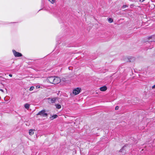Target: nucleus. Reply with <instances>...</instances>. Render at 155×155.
Returning <instances> with one entry per match:
<instances>
[{"label": "nucleus", "mask_w": 155, "mask_h": 155, "mask_svg": "<svg viewBox=\"0 0 155 155\" xmlns=\"http://www.w3.org/2000/svg\"><path fill=\"white\" fill-rule=\"evenodd\" d=\"M119 109V107L118 106H117L115 108V110H118Z\"/></svg>", "instance_id": "nucleus-16"}, {"label": "nucleus", "mask_w": 155, "mask_h": 155, "mask_svg": "<svg viewBox=\"0 0 155 155\" xmlns=\"http://www.w3.org/2000/svg\"><path fill=\"white\" fill-rule=\"evenodd\" d=\"M145 0H140V2H143Z\"/></svg>", "instance_id": "nucleus-20"}, {"label": "nucleus", "mask_w": 155, "mask_h": 155, "mask_svg": "<svg viewBox=\"0 0 155 155\" xmlns=\"http://www.w3.org/2000/svg\"><path fill=\"white\" fill-rule=\"evenodd\" d=\"M155 36H152L151 37V38H154Z\"/></svg>", "instance_id": "nucleus-21"}, {"label": "nucleus", "mask_w": 155, "mask_h": 155, "mask_svg": "<svg viewBox=\"0 0 155 155\" xmlns=\"http://www.w3.org/2000/svg\"><path fill=\"white\" fill-rule=\"evenodd\" d=\"M52 4H54L55 3V0H48Z\"/></svg>", "instance_id": "nucleus-13"}, {"label": "nucleus", "mask_w": 155, "mask_h": 155, "mask_svg": "<svg viewBox=\"0 0 155 155\" xmlns=\"http://www.w3.org/2000/svg\"><path fill=\"white\" fill-rule=\"evenodd\" d=\"M40 86H39V87H38V88H40Z\"/></svg>", "instance_id": "nucleus-24"}, {"label": "nucleus", "mask_w": 155, "mask_h": 155, "mask_svg": "<svg viewBox=\"0 0 155 155\" xmlns=\"http://www.w3.org/2000/svg\"><path fill=\"white\" fill-rule=\"evenodd\" d=\"M124 147H123L122 149H121L119 151V152H122V150H123V148Z\"/></svg>", "instance_id": "nucleus-17"}, {"label": "nucleus", "mask_w": 155, "mask_h": 155, "mask_svg": "<svg viewBox=\"0 0 155 155\" xmlns=\"http://www.w3.org/2000/svg\"><path fill=\"white\" fill-rule=\"evenodd\" d=\"M152 89H153V88H155V84L154 85H153V86H152Z\"/></svg>", "instance_id": "nucleus-18"}, {"label": "nucleus", "mask_w": 155, "mask_h": 155, "mask_svg": "<svg viewBox=\"0 0 155 155\" xmlns=\"http://www.w3.org/2000/svg\"><path fill=\"white\" fill-rule=\"evenodd\" d=\"M154 41V40H153V41Z\"/></svg>", "instance_id": "nucleus-23"}, {"label": "nucleus", "mask_w": 155, "mask_h": 155, "mask_svg": "<svg viewBox=\"0 0 155 155\" xmlns=\"http://www.w3.org/2000/svg\"><path fill=\"white\" fill-rule=\"evenodd\" d=\"M58 99V98L57 97H55L53 98H51L50 97H49L48 98V102L50 104L55 103L56 100Z\"/></svg>", "instance_id": "nucleus-3"}, {"label": "nucleus", "mask_w": 155, "mask_h": 155, "mask_svg": "<svg viewBox=\"0 0 155 155\" xmlns=\"http://www.w3.org/2000/svg\"><path fill=\"white\" fill-rule=\"evenodd\" d=\"M9 76L10 77H12V74H9Z\"/></svg>", "instance_id": "nucleus-19"}, {"label": "nucleus", "mask_w": 155, "mask_h": 155, "mask_svg": "<svg viewBox=\"0 0 155 155\" xmlns=\"http://www.w3.org/2000/svg\"><path fill=\"white\" fill-rule=\"evenodd\" d=\"M37 115H40L43 117H47L48 114L45 113V110H43L40 111H39L37 114Z\"/></svg>", "instance_id": "nucleus-1"}, {"label": "nucleus", "mask_w": 155, "mask_h": 155, "mask_svg": "<svg viewBox=\"0 0 155 155\" xmlns=\"http://www.w3.org/2000/svg\"><path fill=\"white\" fill-rule=\"evenodd\" d=\"M81 89L80 87H77L74 89L73 91V94L75 95L78 94L81 91Z\"/></svg>", "instance_id": "nucleus-2"}, {"label": "nucleus", "mask_w": 155, "mask_h": 155, "mask_svg": "<svg viewBox=\"0 0 155 155\" xmlns=\"http://www.w3.org/2000/svg\"><path fill=\"white\" fill-rule=\"evenodd\" d=\"M0 90V91H2V92H3V91L2 89H1Z\"/></svg>", "instance_id": "nucleus-22"}, {"label": "nucleus", "mask_w": 155, "mask_h": 155, "mask_svg": "<svg viewBox=\"0 0 155 155\" xmlns=\"http://www.w3.org/2000/svg\"><path fill=\"white\" fill-rule=\"evenodd\" d=\"M30 107V105L28 104H26L25 105V108L28 109Z\"/></svg>", "instance_id": "nucleus-11"}, {"label": "nucleus", "mask_w": 155, "mask_h": 155, "mask_svg": "<svg viewBox=\"0 0 155 155\" xmlns=\"http://www.w3.org/2000/svg\"><path fill=\"white\" fill-rule=\"evenodd\" d=\"M128 7V6L126 5H123L122 6V8L123 9L124 8H127Z\"/></svg>", "instance_id": "nucleus-15"}, {"label": "nucleus", "mask_w": 155, "mask_h": 155, "mask_svg": "<svg viewBox=\"0 0 155 155\" xmlns=\"http://www.w3.org/2000/svg\"><path fill=\"white\" fill-rule=\"evenodd\" d=\"M56 108L58 109H60L61 108V106L60 104H55Z\"/></svg>", "instance_id": "nucleus-10"}, {"label": "nucleus", "mask_w": 155, "mask_h": 155, "mask_svg": "<svg viewBox=\"0 0 155 155\" xmlns=\"http://www.w3.org/2000/svg\"><path fill=\"white\" fill-rule=\"evenodd\" d=\"M54 77H48V82L51 83L53 84L54 82Z\"/></svg>", "instance_id": "nucleus-6"}, {"label": "nucleus", "mask_w": 155, "mask_h": 155, "mask_svg": "<svg viewBox=\"0 0 155 155\" xmlns=\"http://www.w3.org/2000/svg\"><path fill=\"white\" fill-rule=\"evenodd\" d=\"M108 21L110 23H112L113 21V20L111 18H109L108 20Z\"/></svg>", "instance_id": "nucleus-12"}, {"label": "nucleus", "mask_w": 155, "mask_h": 155, "mask_svg": "<svg viewBox=\"0 0 155 155\" xmlns=\"http://www.w3.org/2000/svg\"><path fill=\"white\" fill-rule=\"evenodd\" d=\"M34 131L33 130L30 129L29 132V134L31 135H33L34 134Z\"/></svg>", "instance_id": "nucleus-8"}, {"label": "nucleus", "mask_w": 155, "mask_h": 155, "mask_svg": "<svg viewBox=\"0 0 155 155\" xmlns=\"http://www.w3.org/2000/svg\"><path fill=\"white\" fill-rule=\"evenodd\" d=\"M61 81L60 79L58 77H55L54 78V84H57L60 82Z\"/></svg>", "instance_id": "nucleus-4"}, {"label": "nucleus", "mask_w": 155, "mask_h": 155, "mask_svg": "<svg viewBox=\"0 0 155 155\" xmlns=\"http://www.w3.org/2000/svg\"><path fill=\"white\" fill-rule=\"evenodd\" d=\"M35 88V87L33 86H31V87L30 89H29V91H32Z\"/></svg>", "instance_id": "nucleus-14"}, {"label": "nucleus", "mask_w": 155, "mask_h": 155, "mask_svg": "<svg viewBox=\"0 0 155 155\" xmlns=\"http://www.w3.org/2000/svg\"><path fill=\"white\" fill-rule=\"evenodd\" d=\"M12 52L13 54L15 57H20L22 56V54L21 53L16 51L15 50H13Z\"/></svg>", "instance_id": "nucleus-5"}, {"label": "nucleus", "mask_w": 155, "mask_h": 155, "mask_svg": "<svg viewBox=\"0 0 155 155\" xmlns=\"http://www.w3.org/2000/svg\"><path fill=\"white\" fill-rule=\"evenodd\" d=\"M107 89V87L105 86H104L100 88V90L101 91H106Z\"/></svg>", "instance_id": "nucleus-7"}, {"label": "nucleus", "mask_w": 155, "mask_h": 155, "mask_svg": "<svg viewBox=\"0 0 155 155\" xmlns=\"http://www.w3.org/2000/svg\"><path fill=\"white\" fill-rule=\"evenodd\" d=\"M58 117V115L56 114H55L53 115L51 117H50L51 120H53L54 119L57 118Z\"/></svg>", "instance_id": "nucleus-9"}]
</instances>
